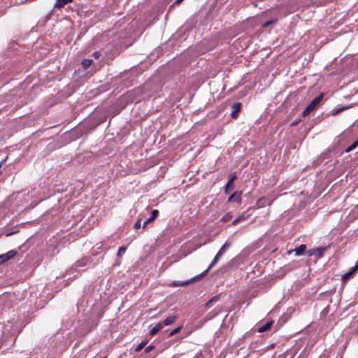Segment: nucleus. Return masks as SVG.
Segmentation results:
<instances>
[{"label":"nucleus","mask_w":358,"mask_h":358,"mask_svg":"<svg viewBox=\"0 0 358 358\" xmlns=\"http://www.w3.org/2000/svg\"><path fill=\"white\" fill-rule=\"evenodd\" d=\"M231 243L230 242H225L224 244L220 248L218 252L215 256L213 260L212 261L211 264L208 266V268L202 273V275H205L209 270L213 268L220 260V258L226 252V251L231 247Z\"/></svg>","instance_id":"obj_1"},{"label":"nucleus","mask_w":358,"mask_h":358,"mask_svg":"<svg viewBox=\"0 0 358 358\" xmlns=\"http://www.w3.org/2000/svg\"><path fill=\"white\" fill-rule=\"evenodd\" d=\"M324 94H320L317 96H316L305 108V110L303 112V116L306 117L308 115L310 112L314 110L315 108L317 106V105L322 101L323 99Z\"/></svg>","instance_id":"obj_2"},{"label":"nucleus","mask_w":358,"mask_h":358,"mask_svg":"<svg viewBox=\"0 0 358 358\" xmlns=\"http://www.w3.org/2000/svg\"><path fill=\"white\" fill-rule=\"evenodd\" d=\"M204 275H202V273H201L200 275L196 276V277H194L192 278H191L190 280H186V281H173L171 282V285L172 286H175V287H178V286H185L191 282H195L196 280H200L201 278H203Z\"/></svg>","instance_id":"obj_3"},{"label":"nucleus","mask_w":358,"mask_h":358,"mask_svg":"<svg viewBox=\"0 0 358 358\" xmlns=\"http://www.w3.org/2000/svg\"><path fill=\"white\" fill-rule=\"evenodd\" d=\"M16 254H17V252L15 250H11L5 254L1 255H0V264L8 261L11 258H13L14 256H15Z\"/></svg>","instance_id":"obj_4"},{"label":"nucleus","mask_w":358,"mask_h":358,"mask_svg":"<svg viewBox=\"0 0 358 358\" xmlns=\"http://www.w3.org/2000/svg\"><path fill=\"white\" fill-rule=\"evenodd\" d=\"M324 248L319 247L317 248L311 249L307 251L308 256L315 255L318 257H321L323 255Z\"/></svg>","instance_id":"obj_5"},{"label":"nucleus","mask_w":358,"mask_h":358,"mask_svg":"<svg viewBox=\"0 0 358 358\" xmlns=\"http://www.w3.org/2000/svg\"><path fill=\"white\" fill-rule=\"evenodd\" d=\"M241 191H236L232 194L228 199V202H241Z\"/></svg>","instance_id":"obj_6"},{"label":"nucleus","mask_w":358,"mask_h":358,"mask_svg":"<svg viewBox=\"0 0 358 358\" xmlns=\"http://www.w3.org/2000/svg\"><path fill=\"white\" fill-rule=\"evenodd\" d=\"M241 103L240 102H236L233 104L231 108H232V111H231V117L235 119L238 117V113L241 110Z\"/></svg>","instance_id":"obj_7"},{"label":"nucleus","mask_w":358,"mask_h":358,"mask_svg":"<svg viewBox=\"0 0 358 358\" xmlns=\"http://www.w3.org/2000/svg\"><path fill=\"white\" fill-rule=\"evenodd\" d=\"M236 178H236V176L235 175V173L230 174L229 178L228 180V182L226 184L225 187H224V192H225V194H228L229 193L230 186L235 181V180H236Z\"/></svg>","instance_id":"obj_8"},{"label":"nucleus","mask_w":358,"mask_h":358,"mask_svg":"<svg viewBox=\"0 0 358 358\" xmlns=\"http://www.w3.org/2000/svg\"><path fill=\"white\" fill-rule=\"evenodd\" d=\"M73 0H56L54 8H61L69 3L73 2Z\"/></svg>","instance_id":"obj_9"},{"label":"nucleus","mask_w":358,"mask_h":358,"mask_svg":"<svg viewBox=\"0 0 358 358\" xmlns=\"http://www.w3.org/2000/svg\"><path fill=\"white\" fill-rule=\"evenodd\" d=\"M306 249V246L304 244L300 245L299 247L296 248L294 251L295 252L297 256L302 255L305 253Z\"/></svg>","instance_id":"obj_10"},{"label":"nucleus","mask_w":358,"mask_h":358,"mask_svg":"<svg viewBox=\"0 0 358 358\" xmlns=\"http://www.w3.org/2000/svg\"><path fill=\"white\" fill-rule=\"evenodd\" d=\"M163 327L162 323H158L154 327H152L150 331V334L151 336L155 335L157 333H158Z\"/></svg>","instance_id":"obj_11"},{"label":"nucleus","mask_w":358,"mask_h":358,"mask_svg":"<svg viewBox=\"0 0 358 358\" xmlns=\"http://www.w3.org/2000/svg\"><path fill=\"white\" fill-rule=\"evenodd\" d=\"M176 316H175V315L169 316L164 320L162 324L165 326H168V325L173 324L176 321Z\"/></svg>","instance_id":"obj_12"},{"label":"nucleus","mask_w":358,"mask_h":358,"mask_svg":"<svg viewBox=\"0 0 358 358\" xmlns=\"http://www.w3.org/2000/svg\"><path fill=\"white\" fill-rule=\"evenodd\" d=\"M355 272H356V271H354V268H352L350 269V271H349L348 272H347L346 273H345L344 275H342V280L343 282L347 281L352 275V274Z\"/></svg>","instance_id":"obj_13"},{"label":"nucleus","mask_w":358,"mask_h":358,"mask_svg":"<svg viewBox=\"0 0 358 358\" xmlns=\"http://www.w3.org/2000/svg\"><path fill=\"white\" fill-rule=\"evenodd\" d=\"M273 324V322H266V324H264V325L261 326L259 329H258V331L259 332H264L268 329H269L271 327Z\"/></svg>","instance_id":"obj_14"},{"label":"nucleus","mask_w":358,"mask_h":358,"mask_svg":"<svg viewBox=\"0 0 358 358\" xmlns=\"http://www.w3.org/2000/svg\"><path fill=\"white\" fill-rule=\"evenodd\" d=\"M93 60L86 59L83 61V66L85 69L89 68L92 64Z\"/></svg>","instance_id":"obj_15"},{"label":"nucleus","mask_w":358,"mask_h":358,"mask_svg":"<svg viewBox=\"0 0 358 358\" xmlns=\"http://www.w3.org/2000/svg\"><path fill=\"white\" fill-rule=\"evenodd\" d=\"M147 344V341H143L141 343H140L136 348H135L136 352L141 351Z\"/></svg>","instance_id":"obj_16"},{"label":"nucleus","mask_w":358,"mask_h":358,"mask_svg":"<svg viewBox=\"0 0 358 358\" xmlns=\"http://www.w3.org/2000/svg\"><path fill=\"white\" fill-rule=\"evenodd\" d=\"M358 146V139L356 140L352 145H350L347 149L346 152H349L355 150Z\"/></svg>","instance_id":"obj_17"},{"label":"nucleus","mask_w":358,"mask_h":358,"mask_svg":"<svg viewBox=\"0 0 358 358\" xmlns=\"http://www.w3.org/2000/svg\"><path fill=\"white\" fill-rule=\"evenodd\" d=\"M158 213L159 212L157 210H153L151 213V216L148 218V222L153 221L158 215Z\"/></svg>","instance_id":"obj_18"},{"label":"nucleus","mask_w":358,"mask_h":358,"mask_svg":"<svg viewBox=\"0 0 358 358\" xmlns=\"http://www.w3.org/2000/svg\"><path fill=\"white\" fill-rule=\"evenodd\" d=\"M349 107L347 106V107H341L338 109H336V110H334L333 113H332V115L335 116L337 114L340 113L341 112L345 110V109L348 108Z\"/></svg>","instance_id":"obj_19"},{"label":"nucleus","mask_w":358,"mask_h":358,"mask_svg":"<svg viewBox=\"0 0 358 358\" xmlns=\"http://www.w3.org/2000/svg\"><path fill=\"white\" fill-rule=\"evenodd\" d=\"M275 22H276V20H268V21L265 22L263 24V27H267L270 26L271 24H274Z\"/></svg>","instance_id":"obj_20"},{"label":"nucleus","mask_w":358,"mask_h":358,"mask_svg":"<svg viewBox=\"0 0 358 358\" xmlns=\"http://www.w3.org/2000/svg\"><path fill=\"white\" fill-rule=\"evenodd\" d=\"M182 329V327H177V328L173 329L170 332L169 335H170L171 336H173V335L176 334L177 333H178V332L180 331V329Z\"/></svg>","instance_id":"obj_21"},{"label":"nucleus","mask_w":358,"mask_h":358,"mask_svg":"<svg viewBox=\"0 0 358 358\" xmlns=\"http://www.w3.org/2000/svg\"><path fill=\"white\" fill-rule=\"evenodd\" d=\"M219 296H213V298H211L207 303H206V306H210V305L214 302V301H216L217 299H218Z\"/></svg>","instance_id":"obj_22"},{"label":"nucleus","mask_w":358,"mask_h":358,"mask_svg":"<svg viewBox=\"0 0 358 358\" xmlns=\"http://www.w3.org/2000/svg\"><path fill=\"white\" fill-rule=\"evenodd\" d=\"M231 216L230 215L227 214V215H224L222 217V221H223V222H228V221H229L231 220Z\"/></svg>","instance_id":"obj_23"},{"label":"nucleus","mask_w":358,"mask_h":358,"mask_svg":"<svg viewBox=\"0 0 358 358\" xmlns=\"http://www.w3.org/2000/svg\"><path fill=\"white\" fill-rule=\"evenodd\" d=\"M126 247L124 246H122L119 248L118 250V252H117V255L120 256L121 255L122 252H124L126 251Z\"/></svg>","instance_id":"obj_24"},{"label":"nucleus","mask_w":358,"mask_h":358,"mask_svg":"<svg viewBox=\"0 0 358 358\" xmlns=\"http://www.w3.org/2000/svg\"><path fill=\"white\" fill-rule=\"evenodd\" d=\"M154 348V345H150L145 349V352L148 353L150 352Z\"/></svg>","instance_id":"obj_25"},{"label":"nucleus","mask_w":358,"mask_h":358,"mask_svg":"<svg viewBox=\"0 0 358 358\" xmlns=\"http://www.w3.org/2000/svg\"><path fill=\"white\" fill-rule=\"evenodd\" d=\"M243 219V217L240 216V217H238L236 218V219L233 221L232 224H236L237 223H238V222H239L241 220H242Z\"/></svg>","instance_id":"obj_26"},{"label":"nucleus","mask_w":358,"mask_h":358,"mask_svg":"<svg viewBox=\"0 0 358 358\" xmlns=\"http://www.w3.org/2000/svg\"><path fill=\"white\" fill-rule=\"evenodd\" d=\"M141 220H138L134 224L135 229H139L141 227Z\"/></svg>","instance_id":"obj_27"},{"label":"nucleus","mask_w":358,"mask_h":358,"mask_svg":"<svg viewBox=\"0 0 358 358\" xmlns=\"http://www.w3.org/2000/svg\"><path fill=\"white\" fill-rule=\"evenodd\" d=\"M93 56L96 58V59H98L100 56H101V53L98 51H96L93 53Z\"/></svg>","instance_id":"obj_28"},{"label":"nucleus","mask_w":358,"mask_h":358,"mask_svg":"<svg viewBox=\"0 0 358 358\" xmlns=\"http://www.w3.org/2000/svg\"><path fill=\"white\" fill-rule=\"evenodd\" d=\"M150 222H148V219L147 220H145L143 224V228H145L146 227V226Z\"/></svg>","instance_id":"obj_29"},{"label":"nucleus","mask_w":358,"mask_h":358,"mask_svg":"<svg viewBox=\"0 0 358 358\" xmlns=\"http://www.w3.org/2000/svg\"><path fill=\"white\" fill-rule=\"evenodd\" d=\"M354 268V271H357L358 270V262L356 263L355 266L353 267Z\"/></svg>","instance_id":"obj_30"},{"label":"nucleus","mask_w":358,"mask_h":358,"mask_svg":"<svg viewBox=\"0 0 358 358\" xmlns=\"http://www.w3.org/2000/svg\"><path fill=\"white\" fill-rule=\"evenodd\" d=\"M182 1H183V0H176V4H179V3H180Z\"/></svg>","instance_id":"obj_31"},{"label":"nucleus","mask_w":358,"mask_h":358,"mask_svg":"<svg viewBox=\"0 0 358 358\" xmlns=\"http://www.w3.org/2000/svg\"><path fill=\"white\" fill-rule=\"evenodd\" d=\"M103 358H105V357H103Z\"/></svg>","instance_id":"obj_32"}]
</instances>
